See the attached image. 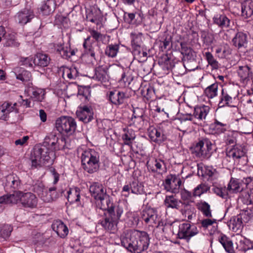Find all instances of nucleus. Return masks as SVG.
<instances>
[{
    "label": "nucleus",
    "instance_id": "nucleus-32",
    "mask_svg": "<svg viewBox=\"0 0 253 253\" xmlns=\"http://www.w3.org/2000/svg\"><path fill=\"white\" fill-rule=\"evenodd\" d=\"M226 189L227 190L228 194L229 193H236L241 192L243 188L241 187V184L238 180L231 178Z\"/></svg>",
    "mask_w": 253,
    "mask_h": 253
},
{
    "label": "nucleus",
    "instance_id": "nucleus-29",
    "mask_svg": "<svg viewBox=\"0 0 253 253\" xmlns=\"http://www.w3.org/2000/svg\"><path fill=\"white\" fill-rule=\"evenodd\" d=\"M218 241L226 252L228 253H234L233 244L229 238L224 235H222L219 237Z\"/></svg>",
    "mask_w": 253,
    "mask_h": 253
},
{
    "label": "nucleus",
    "instance_id": "nucleus-49",
    "mask_svg": "<svg viewBox=\"0 0 253 253\" xmlns=\"http://www.w3.org/2000/svg\"><path fill=\"white\" fill-rule=\"evenodd\" d=\"M78 71L75 68H66L63 72V76L67 77L69 79H73L77 77Z\"/></svg>",
    "mask_w": 253,
    "mask_h": 253
},
{
    "label": "nucleus",
    "instance_id": "nucleus-48",
    "mask_svg": "<svg viewBox=\"0 0 253 253\" xmlns=\"http://www.w3.org/2000/svg\"><path fill=\"white\" fill-rule=\"evenodd\" d=\"M252 247L250 242L245 238L241 239L239 243L237 244V248L239 250L246 252Z\"/></svg>",
    "mask_w": 253,
    "mask_h": 253
},
{
    "label": "nucleus",
    "instance_id": "nucleus-60",
    "mask_svg": "<svg viewBox=\"0 0 253 253\" xmlns=\"http://www.w3.org/2000/svg\"><path fill=\"white\" fill-rule=\"evenodd\" d=\"M21 62L22 64L29 67H33L35 65L34 57L30 56L26 58H22Z\"/></svg>",
    "mask_w": 253,
    "mask_h": 253
},
{
    "label": "nucleus",
    "instance_id": "nucleus-31",
    "mask_svg": "<svg viewBox=\"0 0 253 253\" xmlns=\"http://www.w3.org/2000/svg\"><path fill=\"white\" fill-rule=\"evenodd\" d=\"M67 199L70 203L79 202L80 199V190L78 187L70 188L67 192Z\"/></svg>",
    "mask_w": 253,
    "mask_h": 253
},
{
    "label": "nucleus",
    "instance_id": "nucleus-25",
    "mask_svg": "<svg viewBox=\"0 0 253 253\" xmlns=\"http://www.w3.org/2000/svg\"><path fill=\"white\" fill-rule=\"evenodd\" d=\"M214 24L222 29L230 27V20L224 14H216L213 18Z\"/></svg>",
    "mask_w": 253,
    "mask_h": 253
},
{
    "label": "nucleus",
    "instance_id": "nucleus-21",
    "mask_svg": "<svg viewBox=\"0 0 253 253\" xmlns=\"http://www.w3.org/2000/svg\"><path fill=\"white\" fill-rule=\"evenodd\" d=\"M131 45L135 54L140 55L141 54L140 47L142 42V34L141 33H131Z\"/></svg>",
    "mask_w": 253,
    "mask_h": 253
},
{
    "label": "nucleus",
    "instance_id": "nucleus-20",
    "mask_svg": "<svg viewBox=\"0 0 253 253\" xmlns=\"http://www.w3.org/2000/svg\"><path fill=\"white\" fill-rule=\"evenodd\" d=\"M210 108L205 105L196 106L194 108L193 116L199 121L203 122L210 112Z\"/></svg>",
    "mask_w": 253,
    "mask_h": 253
},
{
    "label": "nucleus",
    "instance_id": "nucleus-14",
    "mask_svg": "<svg viewBox=\"0 0 253 253\" xmlns=\"http://www.w3.org/2000/svg\"><path fill=\"white\" fill-rule=\"evenodd\" d=\"M248 218L246 212H242L232 216L228 222L229 226L234 232L241 231L244 227V222H247Z\"/></svg>",
    "mask_w": 253,
    "mask_h": 253
},
{
    "label": "nucleus",
    "instance_id": "nucleus-47",
    "mask_svg": "<svg viewBox=\"0 0 253 253\" xmlns=\"http://www.w3.org/2000/svg\"><path fill=\"white\" fill-rule=\"evenodd\" d=\"M19 73L16 74V78L22 82L29 81L32 77L31 74L30 72L20 69Z\"/></svg>",
    "mask_w": 253,
    "mask_h": 253
},
{
    "label": "nucleus",
    "instance_id": "nucleus-40",
    "mask_svg": "<svg viewBox=\"0 0 253 253\" xmlns=\"http://www.w3.org/2000/svg\"><path fill=\"white\" fill-rule=\"evenodd\" d=\"M196 210L194 207L189 205H186L184 207L183 209L181 211V213L187 220H191L196 216Z\"/></svg>",
    "mask_w": 253,
    "mask_h": 253
},
{
    "label": "nucleus",
    "instance_id": "nucleus-3",
    "mask_svg": "<svg viewBox=\"0 0 253 253\" xmlns=\"http://www.w3.org/2000/svg\"><path fill=\"white\" fill-rule=\"evenodd\" d=\"M83 168L89 173L97 171L99 168V155L94 149H86L82 153Z\"/></svg>",
    "mask_w": 253,
    "mask_h": 253
},
{
    "label": "nucleus",
    "instance_id": "nucleus-1",
    "mask_svg": "<svg viewBox=\"0 0 253 253\" xmlns=\"http://www.w3.org/2000/svg\"><path fill=\"white\" fill-rule=\"evenodd\" d=\"M65 143V138L59 140L57 135L52 133L46 136L42 145L34 147L31 154L32 167L37 168L44 165H51L56 158L55 151L64 149L65 145L61 146L60 143Z\"/></svg>",
    "mask_w": 253,
    "mask_h": 253
},
{
    "label": "nucleus",
    "instance_id": "nucleus-19",
    "mask_svg": "<svg viewBox=\"0 0 253 253\" xmlns=\"http://www.w3.org/2000/svg\"><path fill=\"white\" fill-rule=\"evenodd\" d=\"M56 2L55 0H44L39 7V11L44 15H48L55 9Z\"/></svg>",
    "mask_w": 253,
    "mask_h": 253
},
{
    "label": "nucleus",
    "instance_id": "nucleus-24",
    "mask_svg": "<svg viewBox=\"0 0 253 253\" xmlns=\"http://www.w3.org/2000/svg\"><path fill=\"white\" fill-rule=\"evenodd\" d=\"M245 154L243 148L236 145L232 148L226 152L227 157L232 158L234 160H238L243 157Z\"/></svg>",
    "mask_w": 253,
    "mask_h": 253
},
{
    "label": "nucleus",
    "instance_id": "nucleus-35",
    "mask_svg": "<svg viewBox=\"0 0 253 253\" xmlns=\"http://www.w3.org/2000/svg\"><path fill=\"white\" fill-rule=\"evenodd\" d=\"M218 84L214 83L208 86L204 90L205 95L210 99H212L217 95Z\"/></svg>",
    "mask_w": 253,
    "mask_h": 253
},
{
    "label": "nucleus",
    "instance_id": "nucleus-45",
    "mask_svg": "<svg viewBox=\"0 0 253 253\" xmlns=\"http://www.w3.org/2000/svg\"><path fill=\"white\" fill-rule=\"evenodd\" d=\"M198 207L199 210L202 212L205 216L208 217H211L212 216L210 206L207 202H201L199 203Z\"/></svg>",
    "mask_w": 253,
    "mask_h": 253
},
{
    "label": "nucleus",
    "instance_id": "nucleus-15",
    "mask_svg": "<svg viewBox=\"0 0 253 253\" xmlns=\"http://www.w3.org/2000/svg\"><path fill=\"white\" fill-rule=\"evenodd\" d=\"M56 189L55 187L47 189L43 184H40L35 186V191L44 202H50L53 200L51 193L55 191Z\"/></svg>",
    "mask_w": 253,
    "mask_h": 253
},
{
    "label": "nucleus",
    "instance_id": "nucleus-54",
    "mask_svg": "<svg viewBox=\"0 0 253 253\" xmlns=\"http://www.w3.org/2000/svg\"><path fill=\"white\" fill-rule=\"evenodd\" d=\"M205 56L208 61L209 64L214 69H217L218 68V62L214 58L213 55L211 52H206Z\"/></svg>",
    "mask_w": 253,
    "mask_h": 253
},
{
    "label": "nucleus",
    "instance_id": "nucleus-12",
    "mask_svg": "<svg viewBox=\"0 0 253 253\" xmlns=\"http://www.w3.org/2000/svg\"><path fill=\"white\" fill-rule=\"evenodd\" d=\"M182 181L179 176L175 174H169L167 176L165 182V187L168 191L173 193H177L181 185Z\"/></svg>",
    "mask_w": 253,
    "mask_h": 253
},
{
    "label": "nucleus",
    "instance_id": "nucleus-58",
    "mask_svg": "<svg viewBox=\"0 0 253 253\" xmlns=\"http://www.w3.org/2000/svg\"><path fill=\"white\" fill-rule=\"evenodd\" d=\"M90 36L97 42L102 41L105 38V35L101 34L95 30L89 31Z\"/></svg>",
    "mask_w": 253,
    "mask_h": 253
},
{
    "label": "nucleus",
    "instance_id": "nucleus-46",
    "mask_svg": "<svg viewBox=\"0 0 253 253\" xmlns=\"http://www.w3.org/2000/svg\"><path fill=\"white\" fill-rule=\"evenodd\" d=\"M133 77L131 75L129 71L124 72L122 74L121 78L119 80L120 84H123V86H127L132 81Z\"/></svg>",
    "mask_w": 253,
    "mask_h": 253
},
{
    "label": "nucleus",
    "instance_id": "nucleus-50",
    "mask_svg": "<svg viewBox=\"0 0 253 253\" xmlns=\"http://www.w3.org/2000/svg\"><path fill=\"white\" fill-rule=\"evenodd\" d=\"M152 165L155 167L152 169L153 171H164L166 170V165L164 161L161 159H156L153 163Z\"/></svg>",
    "mask_w": 253,
    "mask_h": 253
},
{
    "label": "nucleus",
    "instance_id": "nucleus-6",
    "mask_svg": "<svg viewBox=\"0 0 253 253\" xmlns=\"http://www.w3.org/2000/svg\"><path fill=\"white\" fill-rule=\"evenodd\" d=\"M55 127L60 133L70 135L75 131L77 124L72 117L61 116L56 120Z\"/></svg>",
    "mask_w": 253,
    "mask_h": 253
},
{
    "label": "nucleus",
    "instance_id": "nucleus-52",
    "mask_svg": "<svg viewBox=\"0 0 253 253\" xmlns=\"http://www.w3.org/2000/svg\"><path fill=\"white\" fill-rule=\"evenodd\" d=\"M9 204H12L11 194H6L0 197V213L3 210L4 206Z\"/></svg>",
    "mask_w": 253,
    "mask_h": 253
},
{
    "label": "nucleus",
    "instance_id": "nucleus-43",
    "mask_svg": "<svg viewBox=\"0 0 253 253\" xmlns=\"http://www.w3.org/2000/svg\"><path fill=\"white\" fill-rule=\"evenodd\" d=\"M90 37H88L84 40L83 46L87 52L88 56H90L92 59L95 60V53L92 46L90 43Z\"/></svg>",
    "mask_w": 253,
    "mask_h": 253
},
{
    "label": "nucleus",
    "instance_id": "nucleus-36",
    "mask_svg": "<svg viewBox=\"0 0 253 253\" xmlns=\"http://www.w3.org/2000/svg\"><path fill=\"white\" fill-rule=\"evenodd\" d=\"M136 137L135 132L131 129H128L122 135V139L125 145L132 147V144Z\"/></svg>",
    "mask_w": 253,
    "mask_h": 253
},
{
    "label": "nucleus",
    "instance_id": "nucleus-53",
    "mask_svg": "<svg viewBox=\"0 0 253 253\" xmlns=\"http://www.w3.org/2000/svg\"><path fill=\"white\" fill-rule=\"evenodd\" d=\"M201 171L203 176H208L211 177L215 172V169L211 166H204L201 168Z\"/></svg>",
    "mask_w": 253,
    "mask_h": 253
},
{
    "label": "nucleus",
    "instance_id": "nucleus-16",
    "mask_svg": "<svg viewBox=\"0 0 253 253\" xmlns=\"http://www.w3.org/2000/svg\"><path fill=\"white\" fill-rule=\"evenodd\" d=\"M76 115L80 121L87 123L92 120L93 113L90 107L83 106L78 108Z\"/></svg>",
    "mask_w": 253,
    "mask_h": 253
},
{
    "label": "nucleus",
    "instance_id": "nucleus-30",
    "mask_svg": "<svg viewBox=\"0 0 253 253\" xmlns=\"http://www.w3.org/2000/svg\"><path fill=\"white\" fill-rule=\"evenodd\" d=\"M35 65L42 67H46L50 63V57L45 54L38 53L34 57Z\"/></svg>",
    "mask_w": 253,
    "mask_h": 253
},
{
    "label": "nucleus",
    "instance_id": "nucleus-5",
    "mask_svg": "<svg viewBox=\"0 0 253 253\" xmlns=\"http://www.w3.org/2000/svg\"><path fill=\"white\" fill-rule=\"evenodd\" d=\"M212 143L207 138L199 139L192 148V153L201 160L209 159L212 154Z\"/></svg>",
    "mask_w": 253,
    "mask_h": 253
},
{
    "label": "nucleus",
    "instance_id": "nucleus-28",
    "mask_svg": "<svg viewBox=\"0 0 253 253\" xmlns=\"http://www.w3.org/2000/svg\"><path fill=\"white\" fill-rule=\"evenodd\" d=\"M232 42L238 48L245 47L247 44V36L242 32H238L232 39Z\"/></svg>",
    "mask_w": 253,
    "mask_h": 253
},
{
    "label": "nucleus",
    "instance_id": "nucleus-8",
    "mask_svg": "<svg viewBox=\"0 0 253 253\" xmlns=\"http://www.w3.org/2000/svg\"><path fill=\"white\" fill-rule=\"evenodd\" d=\"M238 96V93L233 87H225L222 88L219 96L218 107H234L233 104Z\"/></svg>",
    "mask_w": 253,
    "mask_h": 253
},
{
    "label": "nucleus",
    "instance_id": "nucleus-57",
    "mask_svg": "<svg viewBox=\"0 0 253 253\" xmlns=\"http://www.w3.org/2000/svg\"><path fill=\"white\" fill-rule=\"evenodd\" d=\"M207 191V187L204 184H200L194 190V196H200Z\"/></svg>",
    "mask_w": 253,
    "mask_h": 253
},
{
    "label": "nucleus",
    "instance_id": "nucleus-26",
    "mask_svg": "<svg viewBox=\"0 0 253 253\" xmlns=\"http://www.w3.org/2000/svg\"><path fill=\"white\" fill-rule=\"evenodd\" d=\"M52 229L61 238H65L68 234V227L61 221H56L52 225Z\"/></svg>",
    "mask_w": 253,
    "mask_h": 253
},
{
    "label": "nucleus",
    "instance_id": "nucleus-55",
    "mask_svg": "<svg viewBox=\"0 0 253 253\" xmlns=\"http://www.w3.org/2000/svg\"><path fill=\"white\" fill-rule=\"evenodd\" d=\"M213 190L217 195L222 197V198L226 199L228 197V194L226 187H215L213 188Z\"/></svg>",
    "mask_w": 253,
    "mask_h": 253
},
{
    "label": "nucleus",
    "instance_id": "nucleus-56",
    "mask_svg": "<svg viewBox=\"0 0 253 253\" xmlns=\"http://www.w3.org/2000/svg\"><path fill=\"white\" fill-rule=\"evenodd\" d=\"M202 37L204 43L206 45H209L213 42L214 37L213 35L210 33L205 32L202 34Z\"/></svg>",
    "mask_w": 253,
    "mask_h": 253
},
{
    "label": "nucleus",
    "instance_id": "nucleus-59",
    "mask_svg": "<svg viewBox=\"0 0 253 253\" xmlns=\"http://www.w3.org/2000/svg\"><path fill=\"white\" fill-rule=\"evenodd\" d=\"M180 46L181 48V54L184 56H190L192 55V50L191 48L188 47L185 42H181Z\"/></svg>",
    "mask_w": 253,
    "mask_h": 253
},
{
    "label": "nucleus",
    "instance_id": "nucleus-33",
    "mask_svg": "<svg viewBox=\"0 0 253 253\" xmlns=\"http://www.w3.org/2000/svg\"><path fill=\"white\" fill-rule=\"evenodd\" d=\"M120 49V44L118 43L109 44L105 49V54L108 57L114 58L117 56Z\"/></svg>",
    "mask_w": 253,
    "mask_h": 253
},
{
    "label": "nucleus",
    "instance_id": "nucleus-9",
    "mask_svg": "<svg viewBox=\"0 0 253 253\" xmlns=\"http://www.w3.org/2000/svg\"><path fill=\"white\" fill-rule=\"evenodd\" d=\"M106 98L112 104L119 107L126 101L128 96L125 92L113 90H109L107 92Z\"/></svg>",
    "mask_w": 253,
    "mask_h": 253
},
{
    "label": "nucleus",
    "instance_id": "nucleus-2",
    "mask_svg": "<svg viewBox=\"0 0 253 253\" xmlns=\"http://www.w3.org/2000/svg\"><path fill=\"white\" fill-rule=\"evenodd\" d=\"M149 243V235L144 231H129L121 237L122 245L131 253H141L148 249Z\"/></svg>",
    "mask_w": 253,
    "mask_h": 253
},
{
    "label": "nucleus",
    "instance_id": "nucleus-63",
    "mask_svg": "<svg viewBox=\"0 0 253 253\" xmlns=\"http://www.w3.org/2000/svg\"><path fill=\"white\" fill-rule=\"evenodd\" d=\"M225 141L228 145L235 144L236 142V137L235 136V133L232 132L227 133L226 134Z\"/></svg>",
    "mask_w": 253,
    "mask_h": 253
},
{
    "label": "nucleus",
    "instance_id": "nucleus-61",
    "mask_svg": "<svg viewBox=\"0 0 253 253\" xmlns=\"http://www.w3.org/2000/svg\"><path fill=\"white\" fill-rule=\"evenodd\" d=\"M215 219L207 218L202 220L201 221V227L204 230H207V228H210V226H212V223L215 222Z\"/></svg>",
    "mask_w": 253,
    "mask_h": 253
},
{
    "label": "nucleus",
    "instance_id": "nucleus-42",
    "mask_svg": "<svg viewBox=\"0 0 253 253\" xmlns=\"http://www.w3.org/2000/svg\"><path fill=\"white\" fill-rule=\"evenodd\" d=\"M4 39H5L4 44L6 46L18 47L20 44L14 34H6Z\"/></svg>",
    "mask_w": 253,
    "mask_h": 253
},
{
    "label": "nucleus",
    "instance_id": "nucleus-22",
    "mask_svg": "<svg viewBox=\"0 0 253 253\" xmlns=\"http://www.w3.org/2000/svg\"><path fill=\"white\" fill-rule=\"evenodd\" d=\"M97 200L99 201L98 205L100 209L107 211V213L113 211L112 208H113V205L114 204L107 193L103 197L98 198Z\"/></svg>",
    "mask_w": 253,
    "mask_h": 253
},
{
    "label": "nucleus",
    "instance_id": "nucleus-17",
    "mask_svg": "<svg viewBox=\"0 0 253 253\" xmlns=\"http://www.w3.org/2000/svg\"><path fill=\"white\" fill-rule=\"evenodd\" d=\"M34 17V12L28 9H24L18 12L15 16V20L21 24H26Z\"/></svg>",
    "mask_w": 253,
    "mask_h": 253
},
{
    "label": "nucleus",
    "instance_id": "nucleus-39",
    "mask_svg": "<svg viewBox=\"0 0 253 253\" xmlns=\"http://www.w3.org/2000/svg\"><path fill=\"white\" fill-rule=\"evenodd\" d=\"M164 204L167 208L178 209L179 208V202L173 196H166L164 202Z\"/></svg>",
    "mask_w": 253,
    "mask_h": 253
},
{
    "label": "nucleus",
    "instance_id": "nucleus-41",
    "mask_svg": "<svg viewBox=\"0 0 253 253\" xmlns=\"http://www.w3.org/2000/svg\"><path fill=\"white\" fill-rule=\"evenodd\" d=\"M226 125L215 120L214 123L210 126V128L212 132L215 134H220L226 130Z\"/></svg>",
    "mask_w": 253,
    "mask_h": 253
},
{
    "label": "nucleus",
    "instance_id": "nucleus-23",
    "mask_svg": "<svg viewBox=\"0 0 253 253\" xmlns=\"http://www.w3.org/2000/svg\"><path fill=\"white\" fill-rule=\"evenodd\" d=\"M148 135L151 140L156 143H161L165 140V137L162 134L160 129H158L153 126H150L148 129Z\"/></svg>",
    "mask_w": 253,
    "mask_h": 253
},
{
    "label": "nucleus",
    "instance_id": "nucleus-37",
    "mask_svg": "<svg viewBox=\"0 0 253 253\" xmlns=\"http://www.w3.org/2000/svg\"><path fill=\"white\" fill-rule=\"evenodd\" d=\"M20 184V180L17 176L9 175L6 177L5 184V186L7 187V189H8L9 187L13 189H17L19 186Z\"/></svg>",
    "mask_w": 253,
    "mask_h": 253
},
{
    "label": "nucleus",
    "instance_id": "nucleus-7",
    "mask_svg": "<svg viewBox=\"0 0 253 253\" xmlns=\"http://www.w3.org/2000/svg\"><path fill=\"white\" fill-rule=\"evenodd\" d=\"M117 215H113L112 212L104 214V217L100 220L99 223L104 229L111 233H115L117 230V225L121 217L122 210L116 209Z\"/></svg>",
    "mask_w": 253,
    "mask_h": 253
},
{
    "label": "nucleus",
    "instance_id": "nucleus-27",
    "mask_svg": "<svg viewBox=\"0 0 253 253\" xmlns=\"http://www.w3.org/2000/svg\"><path fill=\"white\" fill-rule=\"evenodd\" d=\"M16 105L15 103L13 104V106H11V104L4 102L0 106V119L5 120L8 116L9 114L15 111L17 112V109H15L14 106Z\"/></svg>",
    "mask_w": 253,
    "mask_h": 253
},
{
    "label": "nucleus",
    "instance_id": "nucleus-64",
    "mask_svg": "<svg viewBox=\"0 0 253 253\" xmlns=\"http://www.w3.org/2000/svg\"><path fill=\"white\" fill-rule=\"evenodd\" d=\"M12 231V228L10 226H4L3 228L0 231V234L3 238H6L8 237Z\"/></svg>",
    "mask_w": 253,
    "mask_h": 253
},
{
    "label": "nucleus",
    "instance_id": "nucleus-38",
    "mask_svg": "<svg viewBox=\"0 0 253 253\" xmlns=\"http://www.w3.org/2000/svg\"><path fill=\"white\" fill-rule=\"evenodd\" d=\"M93 78L101 82H106L108 80V76L106 70L102 67L96 68Z\"/></svg>",
    "mask_w": 253,
    "mask_h": 253
},
{
    "label": "nucleus",
    "instance_id": "nucleus-4",
    "mask_svg": "<svg viewBox=\"0 0 253 253\" xmlns=\"http://www.w3.org/2000/svg\"><path fill=\"white\" fill-rule=\"evenodd\" d=\"M11 198L13 204L20 203L25 208L34 209L38 204L36 196L31 192L16 191L11 194Z\"/></svg>",
    "mask_w": 253,
    "mask_h": 253
},
{
    "label": "nucleus",
    "instance_id": "nucleus-62",
    "mask_svg": "<svg viewBox=\"0 0 253 253\" xmlns=\"http://www.w3.org/2000/svg\"><path fill=\"white\" fill-rule=\"evenodd\" d=\"M181 199L185 201H190L192 197V193L188 190L184 189L180 191Z\"/></svg>",
    "mask_w": 253,
    "mask_h": 253
},
{
    "label": "nucleus",
    "instance_id": "nucleus-11",
    "mask_svg": "<svg viewBox=\"0 0 253 253\" xmlns=\"http://www.w3.org/2000/svg\"><path fill=\"white\" fill-rule=\"evenodd\" d=\"M142 220L149 226H154L160 222V218L156 210L153 208H146L141 213Z\"/></svg>",
    "mask_w": 253,
    "mask_h": 253
},
{
    "label": "nucleus",
    "instance_id": "nucleus-34",
    "mask_svg": "<svg viewBox=\"0 0 253 253\" xmlns=\"http://www.w3.org/2000/svg\"><path fill=\"white\" fill-rule=\"evenodd\" d=\"M253 14V2L250 1L244 2L242 4V15L245 18L251 16Z\"/></svg>",
    "mask_w": 253,
    "mask_h": 253
},
{
    "label": "nucleus",
    "instance_id": "nucleus-51",
    "mask_svg": "<svg viewBox=\"0 0 253 253\" xmlns=\"http://www.w3.org/2000/svg\"><path fill=\"white\" fill-rule=\"evenodd\" d=\"M45 92L42 89H37L32 92L31 98L36 101H42L44 99Z\"/></svg>",
    "mask_w": 253,
    "mask_h": 253
},
{
    "label": "nucleus",
    "instance_id": "nucleus-18",
    "mask_svg": "<svg viewBox=\"0 0 253 253\" xmlns=\"http://www.w3.org/2000/svg\"><path fill=\"white\" fill-rule=\"evenodd\" d=\"M89 192L95 200L103 197L107 193L106 190L103 186L98 182H93L89 188Z\"/></svg>",
    "mask_w": 253,
    "mask_h": 253
},
{
    "label": "nucleus",
    "instance_id": "nucleus-10",
    "mask_svg": "<svg viewBox=\"0 0 253 253\" xmlns=\"http://www.w3.org/2000/svg\"><path fill=\"white\" fill-rule=\"evenodd\" d=\"M198 233L199 231L196 227L191 226L188 223H183L179 225L177 236L180 239H185L189 241L192 237Z\"/></svg>",
    "mask_w": 253,
    "mask_h": 253
},
{
    "label": "nucleus",
    "instance_id": "nucleus-44",
    "mask_svg": "<svg viewBox=\"0 0 253 253\" xmlns=\"http://www.w3.org/2000/svg\"><path fill=\"white\" fill-rule=\"evenodd\" d=\"M250 73V68L248 66H240L238 70V75L243 81L249 79Z\"/></svg>",
    "mask_w": 253,
    "mask_h": 253
},
{
    "label": "nucleus",
    "instance_id": "nucleus-13",
    "mask_svg": "<svg viewBox=\"0 0 253 253\" xmlns=\"http://www.w3.org/2000/svg\"><path fill=\"white\" fill-rule=\"evenodd\" d=\"M143 185L138 181L134 180L129 184L125 185L122 189V193L123 195L127 197L131 193L134 194H143L144 193Z\"/></svg>",
    "mask_w": 253,
    "mask_h": 253
}]
</instances>
